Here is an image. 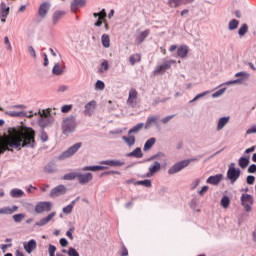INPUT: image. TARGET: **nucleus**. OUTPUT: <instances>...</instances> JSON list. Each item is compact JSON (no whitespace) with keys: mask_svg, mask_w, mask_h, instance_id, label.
I'll return each mask as SVG.
<instances>
[{"mask_svg":"<svg viewBox=\"0 0 256 256\" xmlns=\"http://www.w3.org/2000/svg\"><path fill=\"white\" fill-rule=\"evenodd\" d=\"M53 204L51 202H39L35 206L37 213H45V211H51Z\"/></svg>","mask_w":256,"mask_h":256,"instance_id":"nucleus-12","label":"nucleus"},{"mask_svg":"<svg viewBox=\"0 0 256 256\" xmlns=\"http://www.w3.org/2000/svg\"><path fill=\"white\" fill-rule=\"evenodd\" d=\"M246 181L248 185H253L255 183V176H248Z\"/></svg>","mask_w":256,"mask_h":256,"instance_id":"nucleus-57","label":"nucleus"},{"mask_svg":"<svg viewBox=\"0 0 256 256\" xmlns=\"http://www.w3.org/2000/svg\"><path fill=\"white\" fill-rule=\"evenodd\" d=\"M227 177L232 184L235 183L241 177V169L236 168L235 163H231L227 171Z\"/></svg>","mask_w":256,"mask_h":256,"instance_id":"nucleus-3","label":"nucleus"},{"mask_svg":"<svg viewBox=\"0 0 256 256\" xmlns=\"http://www.w3.org/2000/svg\"><path fill=\"white\" fill-rule=\"evenodd\" d=\"M127 157H136V159H141V157H143V152L141 151V148H136L130 152Z\"/></svg>","mask_w":256,"mask_h":256,"instance_id":"nucleus-27","label":"nucleus"},{"mask_svg":"<svg viewBox=\"0 0 256 256\" xmlns=\"http://www.w3.org/2000/svg\"><path fill=\"white\" fill-rule=\"evenodd\" d=\"M156 139L155 138H150L148 139L145 144H144V151H149V149H151V147H153V145H155Z\"/></svg>","mask_w":256,"mask_h":256,"instance_id":"nucleus-40","label":"nucleus"},{"mask_svg":"<svg viewBox=\"0 0 256 256\" xmlns=\"http://www.w3.org/2000/svg\"><path fill=\"white\" fill-rule=\"evenodd\" d=\"M173 117H175V115L166 116L161 120V122L164 123V125H166V123L170 122L171 119H173Z\"/></svg>","mask_w":256,"mask_h":256,"instance_id":"nucleus-54","label":"nucleus"},{"mask_svg":"<svg viewBox=\"0 0 256 256\" xmlns=\"http://www.w3.org/2000/svg\"><path fill=\"white\" fill-rule=\"evenodd\" d=\"M149 33H151V30L147 29V30L141 32L137 36L136 41H137L138 45H141V43H143V41H145V39H147V37H149Z\"/></svg>","mask_w":256,"mask_h":256,"instance_id":"nucleus-23","label":"nucleus"},{"mask_svg":"<svg viewBox=\"0 0 256 256\" xmlns=\"http://www.w3.org/2000/svg\"><path fill=\"white\" fill-rule=\"evenodd\" d=\"M122 139L124 143L127 144L128 147H133L135 145V136L128 134V136H123Z\"/></svg>","mask_w":256,"mask_h":256,"instance_id":"nucleus-24","label":"nucleus"},{"mask_svg":"<svg viewBox=\"0 0 256 256\" xmlns=\"http://www.w3.org/2000/svg\"><path fill=\"white\" fill-rule=\"evenodd\" d=\"M220 205L221 207H223V209H228L229 205H231V200L229 199V196H223L220 201Z\"/></svg>","mask_w":256,"mask_h":256,"instance_id":"nucleus-36","label":"nucleus"},{"mask_svg":"<svg viewBox=\"0 0 256 256\" xmlns=\"http://www.w3.org/2000/svg\"><path fill=\"white\" fill-rule=\"evenodd\" d=\"M48 140H49V136L47 135V133L42 132V134H41V141H43V143H45Z\"/></svg>","mask_w":256,"mask_h":256,"instance_id":"nucleus-60","label":"nucleus"},{"mask_svg":"<svg viewBox=\"0 0 256 256\" xmlns=\"http://www.w3.org/2000/svg\"><path fill=\"white\" fill-rule=\"evenodd\" d=\"M11 197L14 198H19V197H23L25 195V192H23V190L21 189H12L10 192Z\"/></svg>","mask_w":256,"mask_h":256,"instance_id":"nucleus-39","label":"nucleus"},{"mask_svg":"<svg viewBox=\"0 0 256 256\" xmlns=\"http://www.w3.org/2000/svg\"><path fill=\"white\" fill-rule=\"evenodd\" d=\"M107 169L105 166H86L83 168V171H103Z\"/></svg>","mask_w":256,"mask_h":256,"instance_id":"nucleus-41","label":"nucleus"},{"mask_svg":"<svg viewBox=\"0 0 256 256\" xmlns=\"http://www.w3.org/2000/svg\"><path fill=\"white\" fill-rule=\"evenodd\" d=\"M223 181V174H216L214 176H210L206 183H209L210 185H219Z\"/></svg>","mask_w":256,"mask_h":256,"instance_id":"nucleus-19","label":"nucleus"},{"mask_svg":"<svg viewBox=\"0 0 256 256\" xmlns=\"http://www.w3.org/2000/svg\"><path fill=\"white\" fill-rule=\"evenodd\" d=\"M237 27H239V20H237V19H232V20L229 22L228 29H229L230 31H234V29H237Z\"/></svg>","mask_w":256,"mask_h":256,"instance_id":"nucleus-42","label":"nucleus"},{"mask_svg":"<svg viewBox=\"0 0 256 256\" xmlns=\"http://www.w3.org/2000/svg\"><path fill=\"white\" fill-rule=\"evenodd\" d=\"M93 17L97 18L98 20L95 22V27H101V25H103V20L105 19V17H107V12L105 11V9H103L102 11L98 12V13H94Z\"/></svg>","mask_w":256,"mask_h":256,"instance_id":"nucleus-15","label":"nucleus"},{"mask_svg":"<svg viewBox=\"0 0 256 256\" xmlns=\"http://www.w3.org/2000/svg\"><path fill=\"white\" fill-rule=\"evenodd\" d=\"M175 60H165L162 64L156 66L154 75H163L165 71L171 69V65H175Z\"/></svg>","mask_w":256,"mask_h":256,"instance_id":"nucleus-5","label":"nucleus"},{"mask_svg":"<svg viewBox=\"0 0 256 256\" xmlns=\"http://www.w3.org/2000/svg\"><path fill=\"white\" fill-rule=\"evenodd\" d=\"M209 191V186H203L202 189L198 192L200 196L205 195Z\"/></svg>","mask_w":256,"mask_h":256,"instance_id":"nucleus-58","label":"nucleus"},{"mask_svg":"<svg viewBox=\"0 0 256 256\" xmlns=\"http://www.w3.org/2000/svg\"><path fill=\"white\" fill-rule=\"evenodd\" d=\"M248 173H256V165L252 164L248 168Z\"/></svg>","mask_w":256,"mask_h":256,"instance_id":"nucleus-62","label":"nucleus"},{"mask_svg":"<svg viewBox=\"0 0 256 256\" xmlns=\"http://www.w3.org/2000/svg\"><path fill=\"white\" fill-rule=\"evenodd\" d=\"M137 185H143L144 187H151V180L138 181Z\"/></svg>","mask_w":256,"mask_h":256,"instance_id":"nucleus-48","label":"nucleus"},{"mask_svg":"<svg viewBox=\"0 0 256 256\" xmlns=\"http://www.w3.org/2000/svg\"><path fill=\"white\" fill-rule=\"evenodd\" d=\"M205 95H207V92H203V93L196 95L195 98L192 100V102L197 101V99H201V97H205Z\"/></svg>","mask_w":256,"mask_h":256,"instance_id":"nucleus-64","label":"nucleus"},{"mask_svg":"<svg viewBox=\"0 0 256 256\" xmlns=\"http://www.w3.org/2000/svg\"><path fill=\"white\" fill-rule=\"evenodd\" d=\"M5 151H13L9 142V135L0 137V155H3Z\"/></svg>","mask_w":256,"mask_h":256,"instance_id":"nucleus-8","label":"nucleus"},{"mask_svg":"<svg viewBox=\"0 0 256 256\" xmlns=\"http://www.w3.org/2000/svg\"><path fill=\"white\" fill-rule=\"evenodd\" d=\"M76 127H77V120L74 118V116H69L65 118L62 122L63 135H69V133H73Z\"/></svg>","mask_w":256,"mask_h":256,"instance_id":"nucleus-2","label":"nucleus"},{"mask_svg":"<svg viewBox=\"0 0 256 256\" xmlns=\"http://www.w3.org/2000/svg\"><path fill=\"white\" fill-rule=\"evenodd\" d=\"M96 89H98L99 91H103V89H105V83L101 80H98L96 82V85H95Z\"/></svg>","mask_w":256,"mask_h":256,"instance_id":"nucleus-46","label":"nucleus"},{"mask_svg":"<svg viewBox=\"0 0 256 256\" xmlns=\"http://www.w3.org/2000/svg\"><path fill=\"white\" fill-rule=\"evenodd\" d=\"M102 67H103L104 71H109V62H107V60L103 61Z\"/></svg>","mask_w":256,"mask_h":256,"instance_id":"nucleus-63","label":"nucleus"},{"mask_svg":"<svg viewBox=\"0 0 256 256\" xmlns=\"http://www.w3.org/2000/svg\"><path fill=\"white\" fill-rule=\"evenodd\" d=\"M191 161H193V159L183 160L181 162L176 163L168 170L169 175H175V173H179V171L185 169V167H188V165H189V163H191Z\"/></svg>","mask_w":256,"mask_h":256,"instance_id":"nucleus-7","label":"nucleus"},{"mask_svg":"<svg viewBox=\"0 0 256 256\" xmlns=\"http://www.w3.org/2000/svg\"><path fill=\"white\" fill-rule=\"evenodd\" d=\"M101 165H109V167H123L125 165V162H121L119 160H106L100 162Z\"/></svg>","mask_w":256,"mask_h":256,"instance_id":"nucleus-21","label":"nucleus"},{"mask_svg":"<svg viewBox=\"0 0 256 256\" xmlns=\"http://www.w3.org/2000/svg\"><path fill=\"white\" fill-rule=\"evenodd\" d=\"M65 15V11H56L53 14V18H52V22L54 25H57V23L59 22V19H61V17H64Z\"/></svg>","mask_w":256,"mask_h":256,"instance_id":"nucleus-28","label":"nucleus"},{"mask_svg":"<svg viewBox=\"0 0 256 256\" xmlns=\"http://www.w3.org/2000/svg\"><path fill=\"white\" fill-rule=\"evenodd\" d=\"M229 119V117L220 118L218 121L217 131H221V129H223V127L229 123Z\"/></svg>","mask_w":256,"mask_h":256,"instance_id":"nucleus-31","label":"nucleus"},{"mask_svg":"<svg viewBox=\"0 0 256 256\" xmlns=\"http://www.w3.org/2000/svg\"><path fill=\"white\" fill-rule=\"evenodd\" d=\"M95 109H97V101L92 100V101L88 102L85 105L84 115L86 117H91V115H93V113H95Z\"/></svg>","mask_w":256,"mask_h":256,"instance_id":"nucleus-13","label":"nucleus"},{"mask_svg":"<svg viewBox=\"0 0 256 256\" xmlns=\"http://www.w3.org/2000/svg\"><path fill=\"white\" fill-rule=\"evenodd\" d=\"M253 203H254L253 196H251L249 194H242L241 205H242V207H244V209L247 213L251 212Z\"/></svg>","mask_w":256,"mask_h":256,"instance_id":"nucleus-6","label":"nucleus"},{"mask_svg":"<svg viewBox=\"0 0 256 256\" xmlns=\"http://www.w3.org/2000/svg\"><path fill=\"white\" fill-rule=\"evenodd\" d=\"M253 133H256V126H252L246 131V135H253Z\"/></svg>","mask_w":256,"mask_h":256,"instance_id":"nucleus-59","label":"nucleus"},{"mask_svg":"<svg viewBox=\"0 0 256 256\" xmlns=\"http://www.w3.org/2000/svg\"><path fill=\"white\" fill-rule=\"evenodd\" d=\"M56 251L57 247H55V245L50 244L48 248L49 256H55Z\"/></svg>","mask_w":256,"mask_h":256,"instance_id":"nucleus-47","label":"nucleus"},{"mask_svg":"<svg viewBox=\"0 0 256 256\" xmlns=\"http://www.w3.org/2000/svg\"><path fill=\"white\" fill-rule=\"evenodd\" d=\"M79 173L77 172H71L68 174H65L63 176L64 181H73L74 179H78Z\"/></svg>","mask_w":256,"mask_h":256,"instance_id":"nucleus-37","label":"nucleus"},{"mask_svg":"<svg viewBox=\"0 0 256 256\" xmlns=\"http://www.w3.org/2000/svg\"><path fill=\"white\" fill-rule=\"evenodd\" d=\"M67 193V187L65 185H58L50 191V197L55 199V197H61Z\"/></svg>","mask_w":256,"mask_h":256,"instance_id":"nucleus-10","label":"nucleus"},{"mask_svg":"<svg viewBox=\"0 0 256 256\" xmlns=\"http://www.w3.org/2000/svg\"><path fill=\"white\" fill-rule=\"evenodd\" d=\"M60 245L61 247H67V245H69V242L67 241V239L62 238L60 239Z\"/></svg>","mask_w":256,"mask_h":256,"instance_id":"nucleus-61","label":"nucleus"},{"mask_svg":"<svg viewBox=\"0 0 256 256\" xmlns=\"http://www.w3.org/2000/svg\"><path fill=\"white\" fill-rule=\"evenodd\" d=\"M223 93H225V88L216 91V92L212 95V97H221V95H223Z\"/></svg>","mask_w":256,"mask_h":256,"instance_id":"nucleus-55","label":"nucleus"},{"mask_svg":"<svg viewBox=\"0 0 256 256\" xmlns=\"http://www.w3.org/2000/svg\"><path fill=\"white\" fill-rule=\"evenodd\" d=\"M139 93L137 92V90H135V88H131L129 91V96L127 99V105H129V107L135 108L137 107V97H138Z\"/></svg>","mask_w":256,"mask_h":256,"instance_id":"nucleus-9","label":"nucleus"},{"mask_svg":"<svg viewBox=\"0 0 256 256\" xmlns=\"http://www.w3.org/2000/svg\"><path fill=\"white\" fill-rule=\"evenodd\" d=\"M75 231V227L70 228L67 232H66V236L69 237V239L71 241H73V232Z\"/></svg>","mask_w":256,"mask_h":256,"instance_id":"nucleus-51","label":"nucleus"},{"mask_svg":"<svg viewBox=\"0 0 256 256\" xmlns=\"http://www.w3.org/2000/svg\"><path fill=\"white\" fill-rule=\"evenodd\" d=\"M93 180V174L86 173V174H80L78 173V181L81 185H85L89 183V181Z\"/></svg>","mask_w":256,"mask_h":256,"instance_id":"nucleus-18","label":"nucleus"},{"mask_svg":"<svg viewBox=\"0 0 256 256\" xmlns=\"http://www.w3.org/2000/svg\"><path fill=\"white\" fill-rule=\"evenodd\" d=\"M247 31H249V26H247V24H243L238 30V35H240V37H243V35H245Z\"/></svg>","mask_w":256,"mask_h":256,"instance_id":"nucleus-44","label":"nucleus"},{"mask_svg":"<svg viewBox=\"0 0 256 256\" xmlns=\"http://www.w3.org/2000/svg\"><path fill=\"white\" fill-rule=\"evenodd\" d=\"M24 249L26 253H33V251L37 249V241H35V239H31L28 242H25Z\"/></svg>","mask_w":256,"mask_h":256,"instance_id":"nucleus-17","label":"nucleus"},{"mask_svg":"<svg viewBox=\"0 0 256 256\" xmlns=\"http://www.w3.org/2000/svg\"><path fill=\"white\" fill-rule=\"evenodd\" d=\"M49 9H51V4L49 2L42 3L38 9V15L42 19H45V17H47V13H49Z\"/></svg>","mask_w":256,"mask_h":256,"instance_id":"nucleus-14","label":"nucleus"},{"mask_svg":"<svg viewBox=\"0 0 256 256\" xmlns=\"http://www.w3.org/2000/svg\"><path fill=\"white\" fill-rule=\"evenodd\" d=\"M68 255L69 256H79V252H77V250H75V248H69Z\"/></svg>","mask_w":256,"mask_h":256,"instance_id":"nucleus-53","label":"nucleus"},{"mask_svg":"<svg viewBox=\"0 0 256 256\" xmlns=\"http://www.w3.org/2000/svg\"><path fill=\"white\" fill-rule=\"evenodd\" d=\"M129 251L127 250V247L122 246L120 256H128Z\"/></svg>","mask_w":256,"mask_h":256,"instance_id":"nucleus-56","label":"nucleus"},{"mask_svg":"<svg viewBox=\"0 0 256 256\" xmlns=\"http://www.w3.org/2000/svg\"><path fill=\"white\" fill-rule=\"evenodd\" d=\"M71 109H73V106H72V105H64V106L61 108V111H62V113H69V111H71Z\"/></svg>","mask_w":256,"mask_h":256,"instance_id":"nucleus-50","label":"nucleus"},{"mask_svg":"<svg viewBox=\"0 0 256 256\" xmlns=\"http://www.w3.org/2000/svg\"><path fill=\"white\" fill-rule=\"evenodd\" d=\"M189 55V46L187 45H180L177 48V56L180 57V59H186Z\"/></svg>","mask_w":256,"mask_h":256,"instance_id":"nucleus-16","label":"nucleus"},{"mask_svg":"<svg viewBox=\"0 0 256 256\" xmlns=\"http://www.w3.org/2000/svg\"><path fill=\"white\" fill-rule=\"evenodd\" d=\"M28 53L29 55H31V57H33L35 59V57H37V53L35 52V48H33L32 46L28 47Z\"/></svg>","mask_w":256,"mask_h":256,"instance_id":"nucleus-52","label":"nucleus"},{"mask_svg":"<svg viewBox=\"0 0 256 256\" xmlns=\"http://www.w3.org/2000/svg\"><path fill=\"white\" fill-rule=\"evenodd\" d=\"M73 207H75V201H72L71 204L64 207L63 213H65L66 215H69V213H71V211H73Z\"/></svg>","mask_w":256,"mask_h":256,"instance_id":"nucleus-43","label":"nucleus"},{"mask_svg":"<svg viewBox=\"0 0 256 256\" xmlns=\"http://www.w3.org/2000/svg\"><path fill=\"white\" fill-rule=\"evenodd\" d=\"M102 45L105 49H109L111 47V39L107 34H103L101 37Z\"/></svg>","mask_w":256,"mask_h":256,"instance_id":"nucleus-26","label":"nucleus"},{"mask_svg":"<svg viewBox=\"0 0 256 256\" xmlns=\"http://www.w3.org/2000/svg\"><path fill=\"white\" fill-rule=\"evenodd\" d=\"M18 209L17 206L0 208V215H13Z\"/></svg>","mask_w":256,"mask_h":256,"instance_id":"nucleus-22","label":"nucleus"},{"mask_svg":"<svg viewBox=\"0 0 256 256\" xmlns=\"http://www.w3.org/2000/svg\"><path fill=\"white\" fill-rule=\"evenodd\" d=\"M85 6V0H74L71 4V10L77 11V7Z\"/></svg>","mask_w":256,"mask_h":256,"instance_id":"nucleus-33","label":"nucleus"},{"mask_svg":"<svg viewBox=\"0 0 256 256\" xmlns=\"http://www.w3.org/2000/svg\"><path fill=\"white\" fill-rule=\"evenodd\" d=\"M143 127H145L144 123H139V124L135 125L128 131V135H133V133H135V134L139 133V131H141V129H143Z\"/></svg>","mask_w":256,"mask_h":256,"instance_id":"nucleus-29","label":"nucleus"},{"mask_svg":"<svg viewBox=\"0 0 256 256\" xmlns=\"http://www.w3.org/2000/svg\"><path fill=\"white\" fill-rule=\"evenodd\" d=\"M9 11H11V8L7 6L5 2H1L0 4V19L2 23H5L7 21V17L9 16Z\"/></svg>","mask_w":256,"mask_h":256,"instance_id":"nucleus-11","label":"nucleus"},{"mask_svg":"<svg viewBox=\"0 0 256 256\" xmlns=\"http://www.w3.org/2000/svg\"><path fill=\"white\" fill-rule=\"evenodd\" d=\"M238 165L241 169H247V167L249 166V158L240 157Z\"/></svg>","mask_w":256,"mask_h":256,"instance_id":"nucleus-34","label":"nucleus"},{"mask_svg":"<svg viewBox=\"0 0 256 256\" xmlns=\"http://www.w3.org/2000/svg\"><path fill=\"white\" fill-rule=\"evenodd\" d=\"M81 147H83V143L81 142L74 144L73 146L68 148L66 151H64L59 156V159L63 160V159H69V157H73V155H75V153H77L79 149H81Z\"/></svg>","mask_w":256,"mask_h":256,"instance_id":"nucleus-4","label":"nucleus"},{"mask_svg":"<svg viewBox=\"0 0 256 256\" xmlns=\"http://www.w3.org/2000/svg\"><path fill=\"white\" fill-rule=\"evenodd\" d=\"M161 169V163L155 162L154 165L150 166L149 171L150 173L147 175V177H151L154 173H157Z\"/></svg>","mask_w":256,"mask_h":256,"instance_id":"nucleus-32","label":"nucleus"},{"mask_svg":"<svg viewBox=\"0 0 256 256\" xmlns=\"http://www.w3.org/2000/svg\"><path fill=\"white\" fill-rule=\"evenodd\" d=\"M129 61H130V65H135V63H141V54L139 53L132 54L129 57Z\"/></svg>","mask_w":256,"mask_h":256,"instance_id":"nucleus-30","label":"nucleus"},{"mask_svg":"<svg viewBox=\"0 0 256 256\" xmlns=\"http://www.w3.org/2000/svg\"><path fill=\"white\" fill-rule=\"evenodd\" d=\"M52 73L53 75H63V73H65V70L63 69V67H61V64L57 63L54 65L53 69H52Z\"/></svg>","mask_w":256,"mask_h":256,"instance_id":"nucleus-25","label":"nucleus"},{"mask_svg":"<svg viewBox=\"0 0 256 256\" xmlns=\"http://www.w3.org/2000/svg\"><path fill=\"white\" fill-rule=\"evenodd\" d=\"M55 215H57V213L55 212L50 213L47 217L42 218L40 221L36 222V226L44 227V225H47V223H49L53 219V217H55Z\"/></svg>","mask_w":256,"mask_h":256,"instance_id":"nucleus-20","label":"nucleus"},{"mask_svg":"<svg viewBox=\"0 0 256 256\" xmlns=\"http://www.w3.org/2000/svg\"><path fill=\"white\" fill-rule=\"evenodd\" d=\"M168 5L171 9H177V7H181L183 5V1L181 0H168Z\"/></svg>","mask_w":256,"mask_h":256,"instance_id":"nucleus-38","label":"nucleus"},{"mask_svg":"<svg viewBox=\"0 0 256 256\" xmlns=\"http://www.w3.org/2000/svg\"><path fill=\"white\" fill-rule=\"evenodd\" d=\"M13 219H14L15 223H21V221H23V219H25V215L24 214H15L13 216Z\"/></svg>","mask_w":256,"mask_h":256,"instance_id":"nucleus-45","label":"nucleus"},{"mask_svg":"<svg viewBox=\"0 0 256 256\" xmlns=\"http://www.w3.org/2000/svg\"><path fill=\"white\" fill-rule=\"evenodd\" d=\"M159 117L157 116H151L147 118V121L145 123V129H149L153 123H157Z\"/></svg>","mask_w":256,"mask_h":256,"instance_id":"nucleus-35","label":"nucleus"},{"mask_svg":"<svg viewBox=\"0 0 256 256\" xmlns=\"http://www.w3.org/2000/svg\"><path fill=\"white\" fill-rule=\"evenodd\" d=\"M10 149H21V147H35V130L27 126L14 129L8 135Z\"/></svg>","mask_w":256,"mask_h":256,"instance_id":"nucleus-1","label":"nucleus"},{"mask_svg":"<svg viewBox=\"0 0 256 256\" xmlns=\"http://www.w3.org/2000/svg\"><path fill=\"white\" fill-rule=\"evenodd\" d=\"M6 115H9L10 117H21L23 115V112L11 111V112H6Z\"/></svg>","mask_w":256,"mask_h":256,"instance_id":"nucleus-49","label":"nucleus"}]
</instances>
